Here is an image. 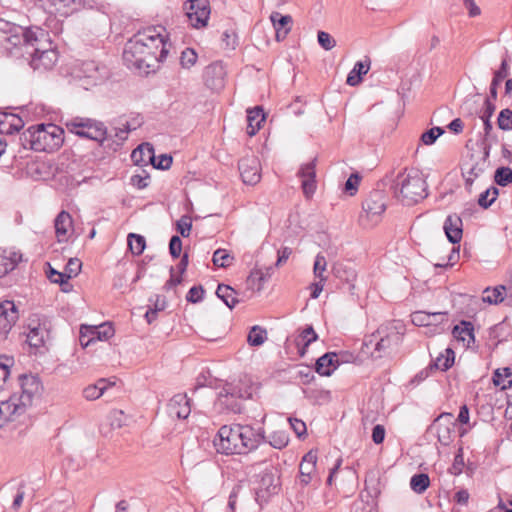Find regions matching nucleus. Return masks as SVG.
<instances>
[{
  "instance_id": "1",
  "label": "nucleus",
  "mask_w": 512,
  "mask_h": 512,
  "mask_svg": "<svg viewBox=\"0 0 512 512\" xmlns=\"http://www.w3.org/2000/svg\"><path fill=\"white\" fill-rule=\"evenodd\" d=\"M171 43L163 26H150L138 31L125 44L123 61L129 69L148 74L163 62Z\"/></svg>"
},
{
  "instance_id": "2",
  "label": "nucleus",
  "mask_w": 512,
  "mask_h": 512,
  "mask_svg": "<svg viewBox=\"0 0 512 512\" xmlns=\"http://www.w3.org/2000/svg\"><path fill=\"white\" fill-rule=\"evenodd\" d=\"M265 439L264 429L254 428L250 424L223 425L214 439V446L218 453L247 454L256 449Z\"/></svg>"
},
{
  "instance_id": "3",
  "label": "nucleus",
  "mask_w": 512,
  "mask_h": 512,
  "mask_svg": "<svg viewBox=\"0 0 512 512\" xmlns=\"http://www.w3.org/2000/svg\"><path fill=\"white\" fill-rule=\"evenodd\" d=\"M390 190L393 197L406 206H412L428 196V185L417 169L404 168L393 178Z\"/></svg>"
},
{
  "instance_id": "4",
  "label": "nucleus",
  "mask_w": 512,
  "mask_h": 512,
  "mask_svg": "<svg viewBox=\"0 0 512 512\" xmlns=\"http://www.w3.org/2000/svg\"><path fill=\"white\" fill-rule=\"evenodd\" d=\"M249 473H253L251 482L255 501L262 507L280 491L279 470L267 461H263L251 465Z\"/></svg>"
},
{
  "instance_id": "5",
  "label": "nucleus",
  "mask_w": 512,
  "mask_h": 512,
  "mask_svg": "<svg viewBox=\"0 0 512 512\" xmlns=\"http://www.w3.org/2000/svg\"><path fill=\"white\" fill-rule=\"evenodd\" d=\"M252 397V387L241 384H226L218 394L215 408L220 413L240 414L242 401Z\"/></svg>"
},
{
  "instance_id": "6",
  "label": "nucleus",
  "mask_w": 512,
  "mask_h": 512,
  "mask_svg": "<svg viewBox=\"0 0 512 512\" xmlns=\"http://www.w3.org/2000/svg\"><path fill=\"white\" fill-rule=\"evenodd\" d=\"M67 130L79 137L99 142L101 145L108 139L107 127L103 122L86 118L74 117L65 122Z\"/></svg>"
},
{
  "instance_id": "7",
  "label": "nucleus",
  "mask_w": 512,
  "mask_h": 512,
  "mask_svg": "<svg viewBox=\"0 0 512 512\" xmlns=\"http://www.w3.org/2000/svg\"><path fill=\"white\" fill-rule=\"evenodd\" d=\"M360 224L364 228H373L382 222L384 213V191L375 189L369 193L362 204Z\"/></svg>"
},
{
  "instance_id": "8",
  "label": "nucleus",
  "mask_w": 512,
  "mask_h": 512,
  "mask_svg": "<svg viewBox=\"0 0 512 512\" xmlns=\"http://www.w3.org/2000/svg\"><path fill=\"white\" fill-rule=\"evenodd\" d=\"M35 151L54 152L64 142V130L55 124H38L35 126Z\"/></svg>"
},
{
  "instance_id": "9",
  "label": "nucleus",
  "mask_w": 512,
  "mask_h": 512,
  "mask_svg": "<svg viewBox=\"0 0 512 512\" xmlns=\"http://www.w3.org/2000/svg\"><path fill=\"white\" fill-rule=\"evenodd\" d=\"M491 144L486 143L483 151L478 154L471 153L469 159L462 166V175L465 178V186L470 190L474 180L478 178L489 166Z\"/></svg>"
},
{
  "instance_id": "10",
  "label": "nucleus",
  "mask_w": 512,
  "mask_h": 512,
  "mask_svg": "<svg viewBox=\"0 0 512 512\" xmlns=\"http://www.w3.org/2000/svg\"><path fill=\"white\" fill-rule=\"evenodd\" d=\"M47 36L48 34L38 26L28 28L20 26V31L9 33L7 36H1L0 41L2 44L6 43L11 47L21 45L34 47L38 42L46 40Z\"/></svg>"
},
{
  "instance_id": "11",
  "label": "nucleus",
  "mask_w": 512,
  "mask_h": 512,
  "mask_svg": "<svg viewBox=\"0 0 512 512\" xmlns=\"http://www.w3.org/2000/svg\"><path fill=\"white\" fill-rule=\"evenodd\" d=\"M73 77L79 80L84 88L95 86L106 77L105 66H100L94 60L81 62L74 70Z\"/></svg>"
},
{
  "instance_id": "12",
  "label": "nucleus",
  "mask_w": 512,
  "mask_h": 512,
  "mask_svg": "<svg viewBox=\"0 0 512 512\" xmlns=\"http://www.w3.org/2000/svg\"><path fill=\"white\" fill-rule=\"evenodd\" d=\"M51 324L46 318H40L38 315L29 319L26 342L31 348L39 349L43 347L50 337Z\"/></svg>"
},
{
  "instance_id": "13",
  "label": "nucleus",
  "mask_w": 512,
  "mask_h": 512,
  "mask_svg": "<svg viewBox=\"0 0 512 512\" xmlns=\"http://www.w3.org/2000/svg\"><path fill=\"white\" fill-rule=\"evenodd\" d=\"M454 426L453 414L443 412L434 419L433 423L428 427V432L435 434L441 445L447 446L452 442Z\"/></svg>"
},
{
  "instance_id": "14",
  "label": "nucleus",
  "mask_w": 512,
  "mask_h": 512,
  "mask_svg": "<svg viewBox=\"0 0 512 512\" xmlns=\"http://www.w3.org/2000/svg\"><path fill=\"white\" fill-rule=\"evenodd\" d=\"M186 15L194 28L205 27L211 13L209 0H188L185 3Z\"/></svg>"
},
{
  "instance_id": "15",
  "label": "nucleus",
  "mask_w": 512,
  "mask_h": 512,
  "mask_svg": "<svg viewBox=\"0 0 512 512\" xmlns=\"http://www.w3.org/2000/svg\"><path fill=\"white\" fill-rule=\"evenodd\" d=\"M19 382L22 393L17 395V401L27 409L32 405L34 396L39 394L42 385L38 377L34 375H20Z\"/></svg>"
},
{
  "instance_id": "16",
  "label": "nucleus",
  "mask_w": 512,
  "mask_h": 512,
  "mask_svg": "<svg viewBox=\"0 0 512 512\" xmlns=\"http://www.w3.org/2000/svg\"><path fill=\"white\" fill-rule=\"evenodd\" d=\"M238 169L243 183L255 185L261 179V165L256 156H246L239 160Z\"/></svg>"
},
{
  "instance_id": "17",
  "label": "nucleus",
  "mask_w": 512,
  "mask_h": 512,
  "mask_svg": "<svg viewBox=\"0 0 512 512\" xmlns=\"http://www.w3.org/2000/svg\"><path fill=\"white\" fill-rule=\"evenodd\" d=\"M19 401L17 395L10 396L8 400L0 402V429L3 428L8 422L15 421L19 416L26 412Z\"/></svg>"
},
{
  "instance_id": "18",
  "label": "nucleus",
  "mask_w": 512,
  "mask_h": 512,
  "mask_svg": "<svg viewBox=\"0 0 512 512\" xmlns=\"http://www.w3.org/2000/svg\"><path fill=\"white\" fill-rule=\"evenodd\" d=\"M297 175L302 179L301 187L304 196L307 199L312 198L314 195L317 184H316V159L303 164Z\"/></svg>"
},
{
  "instance_id": "19",
  "label": "nucleus",
  "mask_w": 512,
  "mask_h": 512,
  "mask_svg": "<svg viewBox=\"0 0 512 512\" xmlns=\"http://www.w3.org/2000/svg\"><path fill=\"white\" fill-rule=\"evenodd\" d=\"M38 42L31 54V65L34 69H51L58 61V53L54 49H41Z\"/></svg>"
},
{
  "instance_id": "20",
  "label": "nucleus",
  "mask_w": 512,
  "mask_h": 512,
  "mask_svg": "<svg viewBox=\"0 0 512 512\" xmlns=\"http://www.w3.org/2000/svg\"><path fill=\"white\" fill-rule=\"evenodd\" d=\"M19 318L18 308L13 301L0 303V336H6Z\"/></svg>"
},
{
  "instance_id": "21",
  "label": "nucleus",
  "mask_w": 512,
  "mask_h": 512,
  "mask_svg": "<svg viewBox=\"0 0 512 512\" xmlns=\"http://www.w3.org/2000/svg\"><path fill=\"white\" fill-rule=\"evenodd\" d=\"M225 68L221 62L208 65L203 74L205 85L211 90L218 91L224 87Z\"/></svg>"
},
{
  "instance_id": "22",
  "label": "nucleus",
  "mask_w": 512,
  "mask_h": 512,
  "mask_svg": "<svg viewBox=\"0 0 512 512\" xmlns=\"http://www.w3.org/2000/svg\"><path fill=\"white\" fill-rule=\"evenodd\" d=\"M169 416L178 419H186L191 413L190 399L186 394L174 395L167 404Z\"/></svg>"
},
{
  "instance_id": "23",
  "label": "nucleus",
  "mask_w": 512,
  "mask_h": 512,
  "mask_svg": "<svg viewBox=\"0 0 512 512\" xmlns=\"http://www.w3.org/2000/svg\"><path fill=\"white\" fill-rule=\"evenodd\" d=\"M22 261L23 255L18 251L3 250L0 252V278L15 270Z\"/></svg>"
},
{
  "instance_id": "24",
  "label": "nucleus",
  "mask_w": 512,
  "mask_h": 512,
  "mask_svg": "<svg viewBox=\"0 0 512 512\" xmlns=\"http://www.w3.org/2000/svg\"><path fill=\"white\" fill-rule=\"evenodd\" d=\"M91 337L85 340V333L83 327L81 328L80 343L82 346L87 347L94 340L107 341L115 333L113 326L110 323H104L97 327H93L90 331Z\"/></svg>"
},
{
  "instance_id": "25",
  "label": "nucleus",
  "mask_w": 512,
  "mask_h": 512,
  "mask_svg": "<svg viewBox=\"0 0 512 512\" xmlns=\"http://www.w3.org/2000/svg\"><path fill=\"white\" fill-rule=\"evenodd\" d=\"M443 229L449 242L457 244L461 241L463 235L462 219L457 214L447 216Z\"/></svg>"
},
{
  "instance_id": "26",
  "label": "nucleus",
  "mask_w": 512,
  "mask_h": 512,
  "mask_svg": "<svg viewBox=\"0 0 512 512\" xmlns=\"http://www.w3.org/2000/svg\"><path fill=\"white\" fill-rule=\"evenodd\" d=\"M270 20L276 30V38L278 41L286 38L291 31L292 17L290 15H283L280 12H272Z\"/></svg>"
},
{
  "instance_id": "27",
  "label": "nucleus",
  "mask_w": 512,
  "mask_h": 512,
  "mask_svg": "<svg viewBox=\"0 0 512 512\" xmlns=\"http://www.w3.org/2000/svg\"><path fill=\"white\" fill-rule=\"evenodd\" d=\"M24 127V121L16 114L0 112V133L13 134Z\"/></svg>"
},
{
  "instance_id": "28",
  "label": "nucleus",
  "mask_w": 512,
  "mask_h": 512,
  "mask_svg": "<svg viewBox=\"0 0 512 512\" xmlns=\"http://www.w3.org/2000/svg\"><path fill=\"white\" fill-rule=\"evenodd\" d=\"M338 366L337 354L335 352H327L317 359L315 371L321 376H330Z\"/></svg>"
},
{
  "instance_id": "29",
  "label": "nucleus",
  "mask_w": 512,
  "mask_h": 512,
  "mask_svg": "<svg viewBox=\"0 0 512 512\" xmlns=\"http://www.w3.org/2000/svg\"><path fill=\"white\" fill-rule=\"evenodd\" d=\"M155 151L150 143H142L131 153V160L135 165L145 166L154 161Z\"/></svg>"
},
{
  "instance_id": "30",
  "label": "nucleus",
  "mask_w": 512,
  "mask_h": 512,
  "mask_svg": "<svg viewBox=\"0 0 512 512\" xmlns=\"http://www.w3.org/2000/svg\"><path fill=\"white\" fill-rule=\"evenodd\" d=\"M370 64L371 62L369 57H365L364 60L357 61L352 70L348 73L346 84L351 87L358 86L362 82V77L368 73Z\"/></svg>"
},
{
  "instance_id": "31",
  "label": "nucleus",
  "mask_w": 512,
  "mask_h": 512,
  "mask_svg": "<svg viewBox=\"0 0 512 512\" xmlns=\"http://www.w3.org/2000/svg\"><path fill=\"white\" fill-rule=\"evenodd\" d=\"M452 334L458 341H467V347H470L471 342H475L474 326L470 321H460L459 324L453 327Z\"/></svg>"
},
{
  "instance_id": "32",
  "label": "nucleus",
  "mask_w": 512,
  "mask_h": 512,
  "mask_svg": "<svg viewBox=\"0 0 512 512\" xmlns=\"http://www.w3.org/2000/svg\"><path fill=\"white\" fill-rule=\"evenodd\" d=\"M265 120V114L262 107H254L247 110V134L255 135L261 127V123Z\"/></svg>"
},
{
  "instance_id": "33",
  "label": "nucleus",
  "mask_w": 512,
  "mask_h": 512,
  "mask_svg": "<svg viewBox=\"0 0 512 512\" xmlns=\"http://www.w3.org/2000/svg\"><path fill=\"white\" fill-rule=\"evenodd\" d=\"M511 334V325L506 321H502L490 328L489 340H494V347H497L500 343L507 341Z\"/></svg>"
},
{
  "instance_id": "34",
  "label": "nucleus",
  "mask_w": 512,
  "mask_h": 512,
  "mask_svg": "<svg viewBox=\"0 0 512 512\" xmlns=\"http://www.w3.org/2000/svg\"><path fill=\"white\" fill-rule=\"evenodd\" d=\"M455 360V353L451 348L445 349V354H440L435 360L429 364L430 370L447 371L452 367Z\"/></svg>"
},
{
  "instance_id": "35",
  "label": "nucleus",
  "mask_w": 512,
  "mask_h": 512,
  "mask_svg": "<svg viewBox=\"0 0 512 512\" xmlns=\"http://www.w3.org/2000/svg\"><path fill=\"white\" fill-rule=\"evenodd\" d=\"M216 295L230 309H233L239 303V300L237 298V295H238L237 291H235L229 285L219 284L217 287V290H216Z\"/></svg>"
},
{
  "instance_id": "36",
  "label": "nucleus",
  "mask_w": 512,
  "mask_h": 512,
  "mask_svg": "<svg viewBox=\"0 0 512 512\" xmlns=\"http://www.w3.org/2000/svg\"><path fill=\"white\" fill-rule=\"evenodd\" d=\"M110 384L106 379L101 378L95 384L88 385L83 389V397L88 401L100 398Z\"/></svg>"
},
{
  "instance_id": "37",
  "label": "nucleus",
  "mask_w": 512,
  "mask_h": 512,
  "mask_svg": "<svg viewBox=\"0 0 512 512\" xmlns=\"http://www.w3.org/2000/svg\"><path fill=\"white\" fill-rule=\"evenodd\" d=\"M56 236L59 241L67 235L68 229L72 226V217L66 211H61L54 221Z\"/></svg>"
},
{
  "instance_id": "38",
  "label": "nucleus",
  "mask_w": 512,
  "mask_h": 512,
  "mask_svg": "<svg viewBox=\"0 0 512 512\" xmlns=\"http://www.w3.org/2000/svg\"><path fill=\"white\" fill-rule=\"evenodd\" d=\"M383 341H384V338L380 337V332H379V330H377L376 333H373L372 335H370L369 337H367L364 340L363 344H364L365 348L367 349L366 352H370L371 356L374 359L381 358L382 355L380 352H381Z\"/></svg>"
},
{
  "instance_id": "39",
  "label": "nucleus",
  "mask_w": 512,
  "mask_h": 512,
  "mask_svg": "<svg viewBox=\"0 0 512 512\" xmlns=\"http://www.w3.org/2000/svg\"><path fill=\"white\" fill-rule=\"evenodd\" d=\"M493 384L505 390L512 386V369L509 367L498 368L494 371L492 377Z\"/></svg>"
},
{
  "instance_id": "40",
  "label": "nucleus",
  "mask_w": 512,
  "mask_h": 512,
  "mask_svg": "<svg viewBox=\"0 0 512 512\" xmlns=\"http://www.w3.org/2000/svg\"><path fill=\"white\" fill-rule=\"evenodd\" d=\"M483 301L489 304H499L506 299V286L499 285L494 288L487 287L483 291Z\"/></svg>"
},
{
  "instance_id": "41",
  "label": "nucleus",
  "mask_w": 512,
  "mask_h": 512,
  "mask_svg": "<svg viewBox=\"0 0 512 512\" xmlns=\"http://www.w3.org/2000/svg\"><path fill=\"white\" fill-rule=\"evenodd\" d=\"M127 242L132 254L139 256L144 252L146 247V240L144 236L130 233L128 234Z\"/></svg>"
},
{
  "instance_id": "42",
  "label": "nucleus",
  "mask_w": 512,
  "mask_h": 512,
  "mask_svg": "<svg viewBox=\"0 0 512 512\" xmlns=\"http://www.w3.org/2000/svg\"><path fill=\"white\" fill-rule=\"evenodd\" d=\"M429 485H430V479H429L428 474L418 473L411 477L410 487L417 494L424 493L427 490V488L429 487Z\"/></svg>"
},
{
  "instance_id": "43",
  "label": "nucleus",
  "mask_w": 512,
  "mask_h": 512,
  "mask_svg": "<svg viewBox=\"0 0 512 512\" xmlns=\"http://www.w3.org/2000/svg\"><path fill=\"white\" fill-rule=\"evenodd\" d=\"M267 339V331L258 326H253L247 336V342L250 346L257 347L262 345Z\"/></svg>"
},
{
  "instance_id": "44",
  "label": "nucleus",
  "mask_w": 512,
  "mask_h": 512,
  "mask_svg": "<svg viewBox=\"0 0 512 512\" xmlns=\"http://www.w3.org/2000/svg\"><path fill=\"white\" fill-rule=\"evenodd\" d=\"M498 195L499 189L491 186L479 195L478 205L483 209H487L496 201Z\"/></svg>"
},
{
  "instance_id": "45",
  "label": "nucleus",
  "mask_w": 512,
  "mask_h": 512,
  "mask_svg": "<svg viewBox=\"0 0 512 512\" xmlns=\"http://www.w3.org/2000/svg\"><path fill=\"white\" fill-rule=\"evenodd\" d=\"M299 338L303 343V347L299 349V354L300 356H304L306 348L318 339V335L314 331L313 326L309 325L300 333Z\"/></svg>"
},
{
  "instance_id": "46",
  "label": "nucleus",
  "mask_w": 512,
  "mask_h": 512,
  "mask_svg": "<svg viewBox=\"0 0 512 512\" xmlns=\"http://www.w3.org/2000/svg\"><path fill=\"white\" fill-rule=\"evenodd\" d=\"M317 462V454L313 450L307 452L300 465H299V473H310L313 474L315 472Z\"/></svg>"
},
{
  "instance_id": "47",
  "label": "nucleus",
  "mask_w": 512,
  "mask_h": 512,
  "mask_svg": "<svg viewBox=\"0 0 512 512\" xmlns=\"http://www.w3.org/2000/svg\"><path fill=\"white\" fill-rule=\"evenodd\" d=\"M19 145L25 149H31L35 151L36 144V133L35 126H31L19 135Z\"/></svg>"
},
{
  "instance_id": "48",
  "label": "nucleus",
  "mask_w": 512,
  "mask_h": 512,
  "mask_svg": "<svg viewBox=\"0 0 512 512\" xmlns=\"http://www.w3.org/2000/svg\"><path fill=\"white\" fill-rule=\"evenodd\" d=\"M212 261L214 265L226 268L232 265L234 257L227 250L219 248L214 252Z\"/></svg>"
},
{
  "instance_id": "49",
  "label": "nucleus",
  "mask_w": 512,
  "mask_h": 512,
  "mask_svg": "<svg viewBox=\"0 0 512 512\" xmlns=\"http://www.w3.org/2000/svg\"><path fill=\"white\" fill-rule=\"evenodd\" d=\"M494 181L499 186H507L512 182V169L504 166L497 168L494 174Z\"/></svg>"
},
{
  "instance_id": "50",
  "label": "nucleus",
  "mask_w": 512,
  "mask_h": 512,
  "mask_svg": "<svg viewBox=\"0 0 512 512\" xmlns=\"http://www.w3.org/2000/svg\"><path fill=\"white\" fill-rule=\"evenodd\" d=\"M289 437L284 431H275L269 436V444L276 449H283L288 445Z\"/></svg>"
},
{
  "instance_id": "51",
  "label": "nucleus",
  "mask_w": 512,
  "mask_h": 512,
  "mask_svg": "<svg viewBox=\"0 0 512 512\" xmlns=\"http://www.w3.org/2000/svg\"><path fill=\"white\" fill-rule=\"evenodd\" d=\"M197 58H198V56L194 49L185 48L181 52L180 65L184 69H190L192 66L195 65Z\"/></svg>"
},
{
  "instance_id": "52",
  "label": "nucleus",
  "mask_w": 512,
  "mask_h": 512,
  "mask_svg": "<svg viewBox=\"0 0 512 512\" xmlns=\"http://www.w3.org/2000/svg\"><path fill=\"white\" fill-rule=\"evenodd\" d=\"M361 181V176L358 172L352 173L344 184V192L349 196H354Z\"/></svg>"
},
{
  "instance_id": "53",
  "label": "nucleus",
  "mask_w": 512,
  "mask_h": 512,
  "mask_svg": "<svg viewBox=\"0 0 512 512\" xmlns=\"http://www.w3.org/2000/svg\"><path fill=\"white\" fill-rule=\"evenodd\" d=\"M47 277L52 283L59 284L60 286L69 285L70 275L65 272H58L50 265Z\"/></svg>"
},
{
  "instance_id": "54",
  "label": "nucleus",
  "mask_w": 512,
  "mask_h": 512,
  "mask_svg": "<svg viewBox=\"0 0 512 512\" xmlns=\"http://www.w3.org/2000/svg\"><path fill=\"white\" fill-rule=\"evenodd\" d=\"M445 315H447V313L437 312L426 314L423 312H416L413 315V322L417 325H430L432 323L430 321L431 318H434V320L437 321V317H444Z\"/></svg>"
},
{
  "instance_id": "55",
  "label": "nucleus",
  "mask_w": 512,
  "mask_h": 512,
  "mask_svg": "<svg viewBox=\"0 0 512 512\" xmlns=\"http://www.w3.org/2000/svg\"><path fill=\"white\" fill-rule=\"evenodd\" d=\"M12 358L7 356H0V389H3L9 375V367L12 364Z\"/></svg>"
},
{
  "instance_id": "56",
  "label": "nucleus",
  "mask_w": 512,
  "mask_h": 512,
  "mask_svg": "<svg viewBox=\"0 0 512 512\" xmlns=\"http://www.w3.org/2000/svg\"><path fill=\"white\" fill-rule=\"evenodd\" d=\"M444 129L441 127H433L428 129L421 135V141L425 145H432L436 142L437 138L444 133Z\"/></svg>"
},
{
  "instance_id": "57",
  "label": "nucleus",
  "mask_w": 512,
  "mask_h": 512,
  "mask_svg": "<svg viewBox=\"0 0 512 512\" xmlns=\"http://www.w3.org/2000/svg\"><path fill=\"white\" fill-rule=\"evenodd\" d=\"M497 124L501 130H512V110L508 108L501 110L498 115Z\"/></svg>"
},
{
  "instance_id": "58",
  "label": "nucleus",
  "mask_w": 512,
  "mask_h": 512,
  "mask_svg": "<svg viewBox=\"0 0 512 512\" xmlns=\"http://www.w3.org/2000/svg\"><path fill=\"white\" fill-rule=\"evenodd\" d=\"M326 259L323 255L318 254L315 258L314 262V275L316 278L320 279L321 281H326V277L324 276V272L326 270Z\"/></svg>"
},
{
  "instance_id": "59",
  "label": "nucleus",
  "mask_w": 512,
  "mask_h": 512,
  "mask_svg": "<svg viewBox=\"0 0 512 512\" xmlns=\"http://www.w3.org/2000/svg\"><path fill=\"white\" fill-rule=\"evenodd\" d=\"M265 282L264 272L258 269H254L250 272L247 283L249 286L254 287L257 284V290H260L263 283Z\"/></svg>"
},
{
  "instance_id": "60",
  "label": "nucleus",
  "mask_w": 512,
  "mask_h": 512,
  "mask_svg": "<svg viewBox=\"0 0 512 512\" xmlns=\"http://www.w3.org/2000/svg\"><path fill=\"white\" fill-rule=\"evenodd\" d=\"M317 40L319 45L327 51L333 49L336 45V41L332 38V36L329 33L325 31L318 32Z\"/></svg>"
},
{
  "instance_id": "61",
  "label": "nucleus",
  "mask_w": 512,
  "mask_h": 512,
  "mask_svg": "<svg viewBox=\"0 0 512 512\" xmlns=\"http://www.w3.org/2000/svg\"><path fill=\"white\" fill-rule=\"evenodd\" d=\"M182 251V241L178 235H173L169 241V253L173 259L180 257Z\"/></svg>"
},
{
  "instance_id": "62",
  "label": "nucleus",
  "mask_w": 512,
  "mask_h": 512,
  "mask_svg": "<svg viewBox=\"0 0 512 512\" xmlns=\"http://www.w3.org/2000/svg\"><path fill=\"white\" fill-rule=\"evenodd\" d=\"M205 291L202 286H193L189 289L186 300L190 303H198L202 301Z\"/></svg>"
},
{
  "instance_id": "63",
  "label": "nucleus",
  "mask_w": 512,
  "mask_h": 512,
  "mask_svg": "<svg viewBox=\"0 0 512 512\" xmlns=\"http://www.w3.org/2000/svg\"><path fill=\"white\" fill-rule=\"evenodd\" d=\"M192 228V221L190 217L183 216L177 221V231L182 237H188Z\"/></svg>"
},
{
  "instance_id": "64",
  "label": "nucleus",
  "mask_w": 512,
  "mask_h": 512,
  "mask_svg": "<svg viewBox=\"0 0 512 512\" xmlns=\"http://www.w3.org/2000/svg\"><path fill=\"white\" fill-rule=\"evenodd\" d=\"M82 267V262L78 258H70L65 266V273L70 275V278L77 276Z\"/></svg>"
}]
</instances>
